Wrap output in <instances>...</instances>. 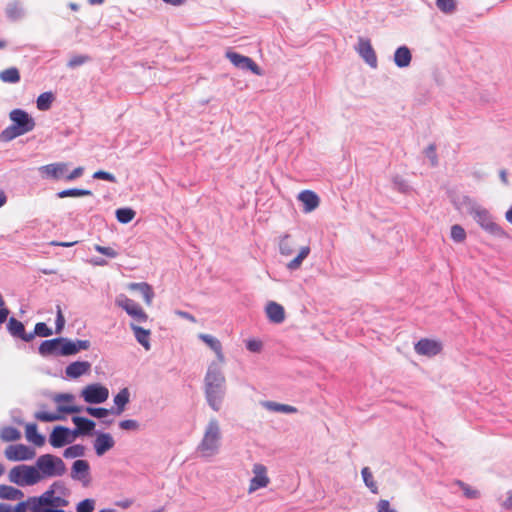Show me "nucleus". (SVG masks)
<instances>
[{
    "instance_id": "nucleus-1",
    "label": "nucleus",
    "mask_w": 512,
    "mask_h": 512,
    "mask_svg": "<svg viewBox=\"0 0 512 512\" xmlns=\"http://www.w3.org/2000/svg\"><path fill=\"white\" fill-rule=\"evenodd\" d=\"M226 390V377L222 367L217 362H210L203 379V391L208 406L214 412L223 408Z\"/></svg>"
},
{
    "instance_id": "nucleus-2",
    "label": "nucleus",
    "mask_w": 512,
    "mask_h": 512,
    "mask_svg": "<svg viewBox=\"0 0 512 512\" xmlns=\"http://www.w3.org/2000/svg\"><path fill=\"white\" fill-rule=\"evenodd\" d=\"M115 304L123 309L131 318L130 329L136 341L146 350L151 349V331L141 327L139 324L148 320V314L142 306L125 294H119L115 298Z\"/></svg>"
},
{
    "instance_id": "nucleus-3",
    "label": "nucleus",
    "mask_w": 512,
    "mask_h": 512,
    "mask_svg": "<svg viewBox=\"0 0 512 512\" xmlns=\"http://www.w3.org/2000/svg\"><path fill=\"white\" fill-rule=\"evenodd\" d=\"M454 206L462 213H468L474 221L488 234L497 238H507L508 233L499 225L492 214L482 205L466 196H460L453 201Z\"/></svg>"
},
{
    "instance_id": "nucleus-4",
    "label": "nucleus",
    "mask_w": 512,
    "mask_h": 512,
    "mask_svg": "<svg viewBox=\"0 0 512 512\" xmlns=\"http://www.w3.org/2000/svg\"><path fill=\"white\" fill-rule=\"evenodd\" d=\"M69 490L62 482H55L40 497L28 499L32 512H64L61 507L68 504Z\"/></svg>"
},
{
    "instance_id": "nucleus-5",
    "label": "nucleus",
    "mask_w": 512,
    "mask_h": 512,
    "mask_svg": "<svg viewBox=\"0 0 512 512\" xmlns=\"http://www.w3.org/2000/svg\"><path fill=\"white\" fill-rule=\"evenodd\" d=\"M221 440L220 423L216 418H212L204 428L203 436L197 446V453L204 459H212L220 451Z\"/></svg>"
},
{
    "instance_id": "nucleus-6",
    "label": "nucleus",
    "mask_w": 512,
    "mask_h": 512,
    "mask_svg": "<svg viewBox=\"0 0 512 512\" xmlns=\"http://www.w3.org/2000/svg\"><path fill=\"white\" fill-rule=\"evenodd\" d=\"M279 252L285 257L292 256L296 253V255L285 265L287 270L294 272L301 269L304 261L311 253V247L308 244L298 246V241L295 237L291 235H284L279 241Z\"/></svg>"
},
{
    "instance_id": "nucleus-7",
    "label": "nucleus",
    "mask_w": 512,
    "mask_h": 512,
    "mask_svg": "<svg viewBox=\"0 0 512 512\" xmlns=\"http://www.w3.org/2000/svg\"><path fill=\"white\" fill-rule=\"evenodd\" d=\"M9 119L12 124L0 133V140L4 142L12 141L19 136L31 132L36 125L34 118L22 109L10 111Z\"/></svg>"
},
{
    "instance_id": "nucleus-8",
    "label": "nucleus",
    "mask_w": 512,
    "mask_h": 512,
    "mask_svg": "<svg viewBox=\"0 0 512 512\" xmlns=\"http://www.w3.org/2000/svg\"><path fill=\"white\" fill-rule=\"evenodd\" d=\"M84 167L78 166L74 169H69L67 162H54L41 166L38 171L43 179L66 182L74 181L84 174Z\"/></svg>"
},
{
    "instance_id": "nucleus-9",
    "label": "nucleus",
    "mask_w": 512,
    "mask_h": 512,
    "mask_svg": "<svg viewBox=\"0 0 512 512\" xmlns=\"http://www.w3.org/2000/svg\"><path fill=\"white\" fill-rule=\"evenodd\" d=\"M35 467L40 474L41 481L61 476L65 472V464L62 459L52 454L40 456L35 463Z\"/></svg>"
},
{
    "instance_id": "nucleus-10",
    "label": "nucleus",
    "mask_w": 512,
    "mask_h": 512,
    "mask_svg": "<svg viewBox=\"0 0 512 512\" xmlns=\"http://www.w3.org/2000/svg\"><path fill=\"white\" fill-rule=\"evenodd\" d=\"M8 478L10 482L21 487L33 486L41 482L35 465H17L9 471Z\"/></svg>"
},
{
    "instance_id": "nucleus-11",
    "label": "nucleus",
    "mask_w": 512,
    "mask_h": 512,
    "mask_svg": "<svg viewBox=\"0 0 512 512\" xmlns=\"http://www.w3.org/2000/svg\"><path fill=\"white\" fill-rule=\"evenodd\" d=\"M252 476L249 480V486L247 489L248 494H253L260 489L268 487L270 484V477L268 475V468L261 464L255 463L252 466Z\"/></svg>"
},
{
    "instance_id": "nucleus-12",
    "label": "nucleus",
    "mask_w": 512,
    "mask_h": 512,
    "mask_svg": "<svg viewBox=\"0 0 512 512\" xmlns=\"http://www.w3.org/2000/svg\"><path fill=\"white\" fill-rule=\"evenodd\" d=\"M197 339L214 355L212 362H217L222 367L225 362V353L220 339L209 333H198Z\"/></svg>"
},
{
    "instance_id": "nucleus-13",
    "label": "nucleus",
    "mask_w": 512,
    "mask_h": 512,
    "mask_svg": "<svg viewBox=\"0 0 512 512\" xmlns=\"http://www.w3.org/2000/svg\"><path fill=\"white\" fill-rule=\"evenodd\" d=\"M80 396L86 403L101 404L109 397V390L102 384L93 383L82 388Z\"/></svg>"
},
{
    "instance_id": "nucleus-14",
    "label": "nucleus",
    "mask_w": 512,
    "mask_h": 512,
    "mask_svg": "<svg viewBox=\"0 0 512 512\" xmlns=\"http://www.w3.org/2000/svg\"><path fill=\"white\" fill-rule=\"evenodd\" d=\"M51 400L56 405V411L64 417L82 411V408L75 404V396L71 393H56Z\"/></svg>"
},
{
    "instance_id": "nucleus-15",
    "label": "nucleus",
    "mask_w": 512,
    "mask_h": 512,
    "mask_svg": "<svg viewBox=\"0 0 512 512\" xmlns=\"http://www.w3.org/2000/svg\"><path fill=\"white\" fill-rule=\"evenodd\" d=\"M355 51L370 68L378 67V57L370 39L359 37L355 44Z\"/></svg>"
},
{
    "instance_id": "nucleus-16",
    "label": "nucleus",
    "mask_w": 512,
    "mask_h": 512,
    "mask_svg": "<svg viewBox=\"0 0 512 512\" xmlns=\"http://www.w3.org/2000/svg\"><path fill=\"white\" fill-rule=\"evenodd\" d=\"M225 56L236 68L244 71H251L253 74L258 76L263 75L262 69L250 57L232 50H228L225 53Z\"/></svg>"
},
{
    "instance_id": "nucleus-17",
    "label": "nucleus",
    "mask_w": 512,
    "mask_h": 512,
    "mask_svg": "<svg viewBox=\"0 0 512 512\" xmlns=\"http://www.w3.org/2000/svg\"><path fill=\"white\" fill-rule=\"evenodd\" d=\"M414 350L420 356L432 358L441 354L443 343L435 338H423L415 343Z\"/></svg>"
},
{
    "instance_id": "nucleus-18",
    "label": "nucleus",
    "mask_w": 512,
    "mask_h": 512,
    "mask_svg": "<svg viewBox=\"0 0 512 512\" xmlns=\"http://www.w3.org/2000/svg\"><path fill=\"white\" fill-rule=\"evenodd\" d=\"M76 438V432L73 430L63 426H57L53 429L49 441L53 447H62L72 443Z\"/></svg>"
},
{
    "instance_id": "nucleus-19",
    "label": "nucleus",
    "mask_w": 512,
    "mask_h": 512,
    "mask_svg": "<svg viewBox=\"0 0 512 512\" xmlns=\"http://www.w3.org/2000/svg\"><path fill=\"white\" fill-rule=\"evenodd\" d=\"M36 452L23 444L9 445L5 450V456L11 461H27L35 457Z\"/></svg>"
},
{
    "instance_id": "nucleus-20",
    "label": "nucleus",
    "mask_w": 512,
    "mask_h": 512,
    "mask_svg": "<svg viewBox=\"0 0 512 512\" xmlns=\"http://www.w3.org/2000/svg\"><path fill=\"white\" fill-rule=\"evenodd\" d=\"M260 406L265 411L270 412V413H276V414H282V415H291V414L298 413L297 407H295L293 405H289V404L280 403L277 401H272V400L260 401Z\"/></svg>"
},
{
    "instance_id": "nucleus-21",
    "label": "nucleus",
    "mask_w": 512,
    "mask_h": 512,
    "mask_svg": "<svg viewBox=\"0 0 512 512\" xmlns=\"http://www.w3.org/2000/svg\"><path fill=\"white\" fill-rule=\"evenodd\" d=\"M298 201L302 204L304 213H311L320 205L319 196L311 190H303L297 196Z\"/></svg>"
},
{
    "instance_id": "nucleus-22",
    "label": "nucleus",
    "mask_w": 512,
    "mask_h": 512,
    "mask_svg": "<svg viewBox=\"0 0 512 512\" xmlns=\"http://www.w3.org/2000/svg\"><path fill=\"white\" fill-rule=\"evenodd\" d=\"M392 59L398 69H407L412 63V51L408 46L401 45L395 49Z\"/></svg>"
},
{
    "instance_id": "nucleus-23",
    "label": "nucleus",
    "mask_w": 512,
    "mask_h": 512,
    "mask_svg": "<svg viewBox=\"0 0 512 512\" xmlns=\"http://www.w3.org/2000/svg\"><path fill=\"white\" fill-rule=\"evenodd\" d=\"M266 317L271 323L281 324L285 321L286 312L284 307L276 301H268L264 308Z\"/></svg>"
},
{
    "instance_id": "nucleus-24",
    "label": "nucleus",
    "mask_w": 512,
    "mask_h": 512,
    "mask_svg": "<svg viewBox=\"0 0 512 512\" xmlns=\"http://www.w3.org/2000/svg\"><path fill=\"white\" fill-rule=\"evenodd\" d=\"M127 289L138 292L147 306H151L155 297L152 286L146 282H132L127 284Z\"/></svg>"
},
{
    "instance_id": "nucleus-25",
    "label": "nucleus",
    "mask_w": 512,
    "mask_h": 512,
    "mask_svg": "<svg viewBox=\"0 0 512 512\" xmlns=\"http://www.w3.org/2000/svg\"><path fill=\"white\" fill-rule=\"evenodd\" d=\"M115 446V440L109 433H98L93 442V447L97 456H103Z\"/></svg>"
},
{
    "instance_id": "nucleus-26",
    "label": "nucleus",
    "mask_w": 512,
    "mask_h": 512,
    "mask_svg": "<svg viewBox=\"0 0 512 512\" xmlns=\"http://www.w3.org/2000/svg\"><path fill=\"white\" fill-rule=\"evenodd\" d=\"M91 369V364L87 361H76L71 364H69L66 369L65 373L67 377L69 378H78L81 377L87 373H89Z\"/></svg>"
},
{
    "instance_id": "nucleus-27",
    "label": "nucleus",
    "mask_w": 512,
    "mask_h": 512,
    "mask_svg": "<svg viewBox=\"0 0 512 512\" xmlns=\"http://www.w3.org/2000/svg\"><path fill=\"white\" fill-rule=\"evenodd\" d=\"M72 422L76 426V429L73 430L74 432H76V437H78L79 435H88L95 428V423L88 418L74 416L72 418Z\"/></svg>"
},
{
    "instance_id": "nucleus-28",
    "label": "nucleus",
    "mask_w": 512,
    "mask_h": 512,
    "mask_svg": "<svg viewBox=\"0 0 512 512\" xmlns=\"http://www.w3.org/2000/svg\"><path fill=\"white\" fill-rule=\"evenodd\" d=\"M8 330L13 336L19 337L26 342H30L34 338V334L26 333L24 325L14 318L9 320Z\"/></svg>"
},
{
    "instance_id": "nucleus-29",
    "label": "nucleus",
    "mask_w": 512,
    "mask_h": 512,
    "mask_svg": "<svg viewBox=\"0 0 512 512\" xmlns=\"http://www.w3.org/2000/svg\"><path fill=\"white\" fill-rule=\"evenodd\" d=\"M89 475V464L85 460H76L72 466L71 476L79 481H87Z\"/></svg>"
},
{
    "instance_id": "nucleus-30",
    "label": "nucleus",
    "mask_w": 512,
    "mask_h": 512,
    "mask_svg": "<svg viewBox=\"0 0 512 512\" xmlns=\"http://www.w3.org/2000/svg\"><path fill=\"white\" fill-rule=\"evenodd\" d=\"M90 341L88 340H70L66 338V356L75 355L80 351L90 348Z\"/></svg>"
},
{
    "instance_id": "nucleus-31",
    "label": "nucleus",
    "mask_w": 512,
    "mask_h": 512,
    "mask_svg": "<svg viewBox=\"0 0 512 512\" xmlns=\"http://www.w3.org/2000/svg\"><path fill=\"white\" fill-rule=\"evenodd\" d=\"M9 19L15 21L21 19L25 15L24 5L19 1L10 2L5 9Z\"/></svg>"
},
{
    "instance_id": "nucleus-32",
    "label": "nucleus",
    "mask_w": 512,
    "mask_h": 512,
    "mask_svg": "<svg viewBox=\"0 0 512 512\" xmlns=\"http://www.w3.org/2000/svg\"><path fill=\"white\" fill-rule=\"evenodd\" d=\"M361 476L365 486L370 490L373 494L379 493V486L372 471L368 467H364L361 470Z\"/></svg>"
},
{
    "instance_id": "nucleus-33",
    "label": "nucleus",
    "mask_w": 512,
    "mask_h": 512,
    "mask_svg": "<svg viewBox=\"0 0 512 512\" xmlns=\"http://www.w3.org/2000/svg\"><path fill=\"white\" fill-rule=\"evenodd\" d=\"M24 497L21 490L7 485H0V498L9 500H20Z\"/></svg>"
},
{
    "instance_id": "nucleus-34",
    "label": "nucleus",
    "mask_w": 512,
    "mask_h": 512,
    "mask_svg": "<svg viewBox=\"0 0 512 512\" xmlns=\"http://www.w3.org/2000/svg\"><path fill=\"white\" fill-rule=\"evenodd\" d=\"M26 438L29 442L36 446H42L45 443V438L37 432L35 424L26 425Z\"/></svg>"
},
{
    "instance_id": "nucleus-35",
    "label": "nucleus",
    "mask_w": 512,
    "mask_h": 512,
    "mask_svg": "<svg viewBox=\"0 0 512 512\" xmlns=\"http://www.w3.org/2000/svg\"><path fill=\"white\" fill-rule=\"evenodd\" d=\"M453 486L457 487V489L460 490L463 493V495L468 499H477L480 496V492L476 488L462 481H455L453 483Z\"/></svg>"
},
{
    "instance_id": "nucleus-36",
    "label": "nucleus",
    "mask_w": 512,
    "mask_h": 512,
    "mask_svg": "<svg viewBox=\"0 0 512 512\" xmlns=\"http://www.w3.org/2000/svg\"><path fill=\"white\" fill-rule=\"evenodd\" d=\"M54 101V95L51 92H44L37 98L36 104L40 111L48 110Z\"/></svg>"
},
{
    "instance_id": "nucleus-37",
    "label": "nucleus",
    "mask_w": 512,
    "mask_h": 512,
    "mask_svg": "<svg viewBox=\"0 0 512 512\" xmlns=\"http://www.w3.org/2000/svg\"><path fill=\"white\" fill-rule=\"evenodd\" d=\"M130 392L127 388H123L118 392V394L114 397V403L118 408V413H121L126 404L129 402Z\"/></svg>"
},
{
    "instance_id": "nucleus-38",
    "label": "nucleus",
    "mask_w": 512,
    "mask_h": 512,
    "mask_svg": "<svg viewBox=\"0 0 512 512\" xmlns=\"http://www.w3.org/2000/svg\"><path fill=\"white\" fill-rule=\"evenodd\" d=\"M0 79L7 83H17L20 80L18 69L12 67L0 72Z\"/></svg>"
},
{
    "instance_id": "nucleus-39",
    "label": "nucleus",
    "mask_w": 512,
    "mask_h": 512,
    "mask_svg": "<svg viewBox=\"0 0 512 512\" xmlns=\"http://www.w3.org/2000/svg\"><path fill=\"white\" fill-rule=\"evenodd\" d=\"M136 212L131 208H119L116 210V218L120 223L127 224L131 222Z\"/></svg>"
},
{
    "instance_id": "nucleus-40",
    "label": "nucleus",
    "mask_w": 512,
    "mask_h": 512,
    "mask_svg": "<svg viewBox=\"0 0 512 512\" xmlns=\"http://www.w3.org/2000/svg\"><path fill=\"white\" fill-rule=\"evenodd\" d=\"M94 250L102 254L107 260L115 259L119 256V252L112 246L94 245Z\"/></svg>"
},
{
    "instance_id": "nucleus-41",
    "label": "nucleus",
    "mask_w": 512,
    "mask_h": 512,
    "mask_svg": "<svg viewBox=\"0 0 512 512\" xmlns=\"http://www.w3.org/2000/svg\"><path fill=\"white\" fill-rule=\"evenodd\" d=\"M35 417L38 420L44 421V422H54V421H59V420L64 419V416L61 415V413H58L57 411H55V412L39 411L35 414Z\"/></svg>"
},
{
    "instance_id": "nucleus-42",
    "label": "nucleus",
    "mask_w": 512,
    "mask_h": 512,
    "mask_svg": "<svg viewBox=\"0 0 512 512\" xmlns=\"http://www.w3.org/2000/svg\"><path fill=\"white\" fill-rule=\"evenodd\" d=\"M92 193L84 189H68L58 192V198L90 196Z\"/></svg>"
},
{
    "instance_id": "nucleus-43",
    "label": "nucleus",
    "mask_w": 512,
    "mask_h": 512,
    "mask_svg": "<svg viewBox=\"0 0 512 512\" xmlns=\"http://www.w3.org/2000/svg\"><path fill=\"white\" fill-rule=\"evenodd\" d=\"M436 6L443 13L451 14L456 10L457 1L456 0H437Z\"/></svg>"
},
{
    "instance_id": "nucleus-44",
    "label": "nucleus",
    "mask_w": 512,
    "mask_h": 512,
    "mask_svg": "<svg viewBox=\"0 0 512 512\" xmlns=\"http://www.w3.org/2000/svg\"><path fill=\"white\" fill-rule=\"evenodd\" d=\"M245 347L249 352L261 353L263 350V342L258 338H249L245 340Z\"/></svg>"
},
{
    "instance_id": "nucleus-45",
    "label": "nucleus",
    "mask_w": 512,
    "mask_h": 512,
    "mask_svg": "<svg viewBox=\"0 0 512 512\" xmlns=\"http://www.w3.org/2000/svg\"><path fill=\"white\" fill-rule=\"evenodd\" d=\"M84 453H85V447L80 444H76V445L70 446L67 449H65L64 457L77 458V457L83 456Z\"/></svg>"
},
{
    "instance_id": "nucleus-46",
    "label": "nucleus",
    "mask_w": 512,
    "mask_h": 512,
    "mask_svg": "<svg viewBox=\"0 0 512 512\" xmlns=\"http://www.w3.org/2000/svg\"><path fill=\"white\" fill-rule=\"evenodd\" d=\"M450 235L452 240L457 243L464 242L466 239V231L462 226L457 224L451 227Z\"/></svg>"
},
{
    "instance_id": "nucleus-47",
    "label": "nucleus",
    "mask_w": 512,
    "mask_h": 512,
    "mask_svg": "<svg viewBox=\"0 0 512 512\" xmlns=\"http://www.w3.org/2000/svg\"><path fill=\"white\" fill-rule=\"evenodd\" d=\"M27 509L30 510L28 500L19 503L16 507H12L8 504H0V512H25Z\"/></svg>"
},
{
    "instance_id": "nucleus-48",
    "label": "nucleus",
    "mask_w": 512,
    "mask_h": 512,
    "mask_svg": "<svg viewBox=\"0 0 512 512\" xmlns=\"http://www.w3.org/2000/svg\"><path fill=\"white\" fill-rule=\"evenodd\" d=\"M39 353L42 356L55 355V339L42 342L39 347Z\"/></svg>"
},
{
    "instance_id": "nucleus-49",
    "label": "nucleus",
    "mask_w": 512,
    "mask_h": 512,
    "mask_svg": "<svg viewBox=\"0 0 512 512\" xmlns=\"http://www.w3.org/2000/svg\"><path fill=\"white\" fill-rule=\"evenodd\" d=\"M1 437L5 441H14L20 438V432L13 427H5L1 430Z\"/></svg>"
},
{
    "instance_id": "nucleus-50",
    "label": "nucleus",
    "mask_w": 512,
    "mask_h": 512,
    "mask_svg": "<svg viewBox=\"0 0 512 512\" xmlns=\"http://www.w3.org/2000/svg\"><path fill=\"white\" fill-rule=\"evenodd\" d=\"M35 336L39 337H49L53 334V331L50 327H48L45 323L39 322L35 325L34 332L32 333Z\"/></svg>"
},
{
    "instance_id": "nucleus-51",
    "label": "nucleus",
    "mask_w": 512,
    "mask_h": 512,
    "mask_svg": "<svg viewBox=\"0 0 512 512\" xmlns=\"http://www.w3.org/2000/svg\"><path fill=\"white\" fill-rule=\"evenodd\" d=\"M376 512H398L387 499H379L375 505Z\"/></svg>"
},
{
    "instance_id": "nucleus-52",
    "label": "nucleus",
    "mask_w": 512,
    "mask_h": 512,
    "mask_svg": "<svg viewBox=\"0 0 512 512\" xmlns=\"http://www.w3.org/2000/svg\"><path fill=\"white\" fill-rule=\"evenodd\" d=\"M89 61V57L86 55H73L70 57L67 65L70 68H76Z\"/></svg>"
},
{
    "instance_id": "nucleus-53",
    "label": "nucleus",
    "mask_w": 512,
    "mask_h": 512,
    "mask_svg": "<svg viewBox=\"0 0 512 512\" xmlns=\"http://www.w3.org/2000/svg\"><path fill=\"white\" fill-rule=\"evenodd\" d=\"M55 324H56V333L60 334L62 332V330L64 329V326H65V318H64V315L62 313L61 307L59 305L56 307V321H55Z\"/></svg>"
},
{
    "instance_id": "nucleus-54",
    "label": "nucleus",
    "mask_w": 512,
    "mask_h": 512,
    "mask_svg": "<svg viewBox=\"0 0 512 512\" xmlns=\"http://www.w3.org/2000/svg\"><path fill=\"white\" fill-rule=\"evenodd\" d=\"M85 411L96 418H105L109 415V410L104 408L87 407Z\"/></svg>"
},
{
    "instance_id": "nucleus-55",
    "label": "nucleus",
    "mask_w": 512,
    "mask_h": 512,
    "mask_svg": "<svg viewBox=\"0 0 512 512\" xmlns=\"http://www.w3.org/2000/svg\"><path fill=\"white\" fill-rule=\"evenodd\" d=\"M95 507V501L92 499H85L81 501L77 506L78 512H92Z\"/></svg>"
},
{
    "instance_id": "nucleus-56",
    "label": "nucleus",
    "mask_w": 512,
    "mask_h": 512,
    "mask_svg": "<svg viewBox=\"0 0 512 512\" xmlns=\"http://www.w3.org/2000/svg\"><path fill=\"white\" fill-rule=\"evenodd\" d=\"M66 338L55 339V355L66 356Z\"/></svg>"
},
{
    "instance_id": "nucleus-57",
    "label": "nucleus",
    "mask_w": 512,
    "mask_h": 512,
    "mask_svg": "<svg viewBox=\"0 0 512 512\" xmlns=\"http://www.w3.org/2000/svg\"><path fill=\"white\" fill-rule=\"evenodd\" d=\"M93 178L106 180L109 182H116V178L113 174L105 171H97L93 174Z\"/></svg>"
},
{
    "instance_id": "nucleus-58",
    "label": "nucleus",
    "mask_w": 512,
    "mask_h": 512,
    "mask_svg": "<svg viewBox=\"0 0 512 512\" xmlns=\"http://www.w3.org/2000/svg\"><path fill=\"white\" fill-rule=\"evenodd\" d=\"M119 426L123 430H137L139 428V424L135 420H124L119 423Z\"/></svg>"
},
{
    "instance_id": "nucleus-59",
    "label": "nucleus",
    "mask_w": 512,
    "mask_h": 512,
    "mask_svg": "<svg viewBox=\"0 0 512 512\" xmlns=\"http://www.w3.org/2000/svg\"><path fill=\"white\" fill-rule=\"evenodd\" d=\"M89 263L93 266H106L108 265V260L104 257H93L89 260Z\"/></svg>"
},
{
    "instance_id": "nucleus-60",
    "label": "nucleus",
    "mask_w": 512,
    "mask_h": 512,
    "mask_svg": "<svg viewBox=\"0 0 512 512\" xmlns=\"http://www.w3.org/2000/svg\"><path fill=\"white\" fill-rule=\"evenodd\" d=\"M175 314L178 315L179 317L183 318V319H186V320L192 322V323L196 322V318L192 314H190L188 312L177 310L175 312Z\"/></svg>"
},
{
    "instance_id": "nucleus-61",
    "label": "nucleus",
    "mask_w": 512,
    "mask_h": 512,
    "mask_svg": "<svg viewBox=\"0 0 512 512\" xmlns=\"http://www.w3.org/2000/svg\"><path fill=\"white\" fill-rule=\"evenodd\" d=\"M163 3L173 6V7H180L187 3V0H161Z\"/></svg>"
},
{
    "instance_id": "nucleus-62",
    "label": "nucleus",
    "mask_w": 512,
    "mask_h": 512,
    "mask_svg": "<svg viewBox=\"0 0 512 512\" xmlns=\"http://www.w3.org/2000/svg\"><path fill=\"white\" fill-rule=\"evenodd\" d=\"M8 197L4 190L0 189V208L4 207L7 203Z\"/></svg>"
},
{
    "instance_id": "nucleus-63",
    "label": "nucleus",
    "mask_w": 512,
    "mask_h": 512,
    "mask_svg": "<svg viewBox=\"0 0 512 512\" xmlns=\"http://www.w3.org/2000/svg\"><path fill=\"white\" fill-rule=\"evenodd\" d=\"M503 505L508 509L512 508V493H508L506 499L503 502Z\"/></svg>"
},
{
    "instance_id": "nucleus-64",
    "label": "nucleus",
    "mask_w": 512,
    "mask_h": 512,
    "mask_svg": "<svg viewBox=\"0 0 512 512\" xmlns=\"http://www.w3.org/2000/svg\"><path fill=\"white\" fill-rule=\"evenodd\" d=\"M505 219L508 223L512 225V206L506 211Z\"/></svg>"
}]
</instances>
